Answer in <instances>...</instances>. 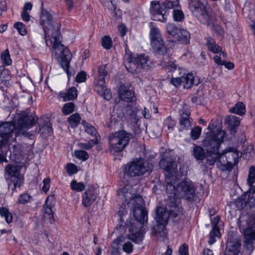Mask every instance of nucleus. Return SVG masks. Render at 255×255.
<instances>
[{
    "label": "nucleus",
    "instance_id": "f257e3e1",
    "mask_svg": "<svg viewBox=\"0 0 255 255\" xmlns=\"http://www.w3.org/2000/svg\"><path fill=\"white\" fill-rule=\"evenodd\" d=\"M161 167L164 168L166 191L168 195L165 209L162 207L156 208L154 219L156 225L154 228V233L162 239L166 237L165 226L169 217L179 218L182 214L183 208L181 199L188 201L193 200L195 195V187L190 180L179 182L177 177V164L172 159L169 161L163 159L159 162Z\"/></svg>",
    "mask_w": 255,
    "mask_h": 255
},
{
    "label": "nucleus",
    "instance_id": "f03ea898",
    "mask_svg": "<svg viewBox=\"0 0 255 255\" xmlns=\"http://www.w3.org/2000/svg\"><path fill=\"white\" fill-rule=\"evenodd\" d=\"M225 135V131L220 129L211 131L207 134L203 145L206 148L207 153L206 157L208 165H213L218 159H223L225 155L227 163L221 164L220 168L222 170H230L233 165L237 163L239 154L237 150L230 147L223 150L222 153L219 152V147Z\"/></svg>",
    "mask_w": 255,
    "mask_h": 255
},
{
    "label": "nucleus",
    "instance_id": "7ed1b4c3",
    "mask_svg": "<svg viewBox=\"0 0 255 255\" xmlns=\"http://www.w3.org/2000/svg\"><path fill=\"white\" fill-rule=\"evenodd\" d=\"M117 194L123 202H127V205L124 203L120 208L118 214L121 217L129 208L137 222L141 224L147 222V212L144 206L143 200L140 196L132 193V188L130 186L127 185L119 189Z\"/></svg>",
    "mask_w": 255,
    "mask_h": 255
},
{
    "label": "nucleus",
    "instance_id": "20e7f679",
    "mask_svg": "<svg viewBox=\"0 0 255 255\" xmlns=\"http://www.w3.org/2000/svg\"><path fill=\"white\" fill-rule=\"evenodd\" d=\"M239 227L244 235L245 247L252 252L255 241V216L241 217L239 219Z\"/></svg>",
    "mask_w": 255,
    "mask_h": 255
},
{
    "label": "nucleus",
    "instance_id": "39448f33",
    "mask_svg": "<svg viewBox=\"0 0 255 255\" xmlns=\"http://www.w3.org/2000/svg\"><path fill=\"white\" fill-rule=\"evenodd\" d=\"M125 65L127 70L132 73L140 72L141 69L148 68V57L144 54L133 55L132 53L126 48L124 56Z\"/></svg>",
    "mask_w": 255,
    "mask_h": 255
},
{
    "label": "nucleus",
    "instance_id": "423d86ee",
    "mask_svg": "<svg viewBox=\"0 0 255 255\" xmlns=\"http://www.w3.org/2000/svg\"><path fill=\"white\" fill-rule=\"evenodd\" d=\"M56 34H52V38L53 41L51 39L50 43H53L52 48L56 51H60V55L58 59V62L62 68L66 72L68 78L71 75L69 71V68L70 65V62L72 59V54L68 49L64 47L60 42L59 39V36H57L58 32L56 31Z\"/></svg>",
    "mask_w": 255,
    "mask_h": 255
},
{
    "label": "nucleus",
    "instance_id": "0eeeda50",
    "mask_svg": "<svg viewBox=\"0 0 255 255\" xmlns=\"http://www.w3.org/2000/svg\"><path fill=\"white\" fill-rule=\"evenodd\" d=\"M130 134L125 130H120L109 137L110 151L115 153L121 152L128 144Z\"/></svg>",
    "mask_w": 255,
    "mask_h": 255
},
{
    "label": "nucleus",
    "instance_id": "6e6552de",
    "mask_svg": "<svg viewBox=\"0 0 255 255\" xmlns=\"http://www.w3.org/2000/svg\"><path fill=\"white\" fill-rule=\"evenodd\" d=\"M179 5V1L174 2L165 0L161 2L158 1H152L150 3V12L152 15L160 16L161 17L158 18V20L164 21L167 19L166 12Z\"/></svg>",
    "mask_w": 255,
    "mask_h": 255
},
{
    "label": "nucleus",
    "instance_id": "1a4fd4ad",
    "mask_svg": "<svg viewBox=\"0 0 255 255\" xmlns=\"http://www.w3.org/2000/svg\"><path fill=\"white\" fill-rule=\"evenodd\" d=\"M206 0H188L189 8L192 14L201 22L209 24L210 16L208 13Z\"/></svg>",
    "mask_w": 255,
    "mask_h": 255
},
{
    "label": "nucleus",
    "instance_id": "9d476101",
    "mask_svg": "<svg viewBox=\"0 0 255 255\" xmlns=\"http://www.w3.org/2000/svg\"><path fill=\"white\" fill-rule=\"evenodd\" d=\"M123 171L125 174L131 177L144 174L149 170L148 164L141 158H135L131 162L123 166Z\"/></svg>",
    "mask_w": 255,
    "mask_h": 255
},
{
    "label": "nucleus",
    "instance_id": "9b49d317",
    "mask_svg": "<svg viewBox=\"0 0 255 255\" xmlns=\"http://www.w3.org/2000/svg\"><path fill=\"white\" fill-rule=\"evenodd\" d=\"M21 167L18 165L8 164L5 168L4 177L10 186L13 183L14 189L16 187H20L24 182V177L20 173Z\"/></svg>",
    "mask_w": 255,
    "mask_h": 255
},
{
    "label": "nucleus",
    "instance_id": "f8f14e48",
    "mask_svg": "<svg viewBox=\"0 0 255 255\" xmlns=\"http://www.w3.org/2000/svg\"><path fill=\"white\" fill-rule=\"evenodd\" d=\"M98 77L97 84L95 87V91L101 97L109 101L112 98L111 90L107 88L105 85V78L107 76L108 72L106 70L105 65H101L98 68Z\"/></svg>",
    "mask_w": 255,
    "mask_h": 255
},
{
    "label": "nucleus",
    "instance_id": "ddd939ff",
    "mask_svg": "<svg viewBox=\"0 0 255 255\" xmlns=\"http://www.w3.org/2000/svg\"><path fill=\"white\" fill-rule=\"evenodd\" d=\"M40 24L43 27L45 34V40L47 45H48V38L51 34L50 31L53 29L52 16L50 12L45 9L42 10Z\"/></svg>",
    "mask_w": 255,
    "mask_h": 255
},
{
    "label": "nucleus",
    "instance_id": "4468645a",
    "mask_svg": "<svg viewBox=\"0 0 255 255\" xmlns=\"http://www.w3.org/2000/svg\"><path fill=\"white\" fill-rule=\"evenodd\" d=\"M15 128L14 125L8 122L0 125V149L5 145Z\"/></svg>",
    "mask_w": 255,
    "mask_h": 255
},
{
    "label": "nucleus",
    "instance_id": "2eb2a0df",
    "mask_svg": "<svg viewBox=\"0 0 255 255\" xmlns=\"http://www.w3.org/2000/svg\"><path fill=\"white\" fill-rule=\"evenodd\" d=\"M125 231L127 238L135 242L139 243L143 239V235L140 230L133 224L126 225Z\"/></svg>",
    "mask_w": 255,
    "mask_h": 255
},
{
    "label": "nucleus",
    "instance_id": "dca6fc26",
    "mask_svg": "<svg viewBox=\"0 0 255 255\" xmlns=\"http://www.w3.org/2000/svg\"><path fill=\"white\" fill-rule=\"evenodd\" d=\"M37 119L31 116H29L26 113H22L20 115L17 122V128L19 132L22 129H28L31 128Z\"/></svg>",
    "mask_w": 255,
    "mask_h": 255
},
{
    "label": "nucleus",
    "instance_id": "f3484780",
    "mask_svg": "<svg viewBox=\"0 0 255 255\" xmlns=\"http://www.w3.org/2000/svg\"><path fill=\"white\" fill-rule=\"evenodd\" d=\"M241 244L239 241L237 240L228 241L224 254L241 255Z\"/></svg>",
    "mask_w": 255,
    "mask_h": 255
},
{
    "label": "nucleus",
    "instance_id": "a211bd4d",
    "mask_svg": "<svg viewBox=\"0 0 255 255\" xmlns=\"http://www.w3.org/2000/svg\"><path fill=\"white\" fill-rule=\"evenodd\" d=\"M97 195L93 190H87L82 195V203L85 207L90 206L97 199Z\"/></svg>",
    "mask_w": 255,
    "mask_h": 255
},
{
    "label": "nucleus",
    "instance_id": "6ab92c4d",
    "mask_svg": "<svg viewBox=\"0 0 255 255\" xmlns=\"http://www.w3.org/2000/svg\"><path fill=\"white\" fill-rule=\"evenodd\" d=\"M119 95L121 100L127 102H132L134 99V93L125 86H121L119 90Z\"/></svg>",
    "mask_w": 255,
    "mask_h": 255
},
{
    "label": "nucleus",
    "instance_id": "aec40b11",
    "mask_svg": "<svg viewBox=\"0 0 255 255\" xmlns=\"http://www.w3.org/2000/svg\"><path fill=\"white\" fill-rule=\"evenodd\" d=\"M206 46L210 51L222 55L224 59L226 57V53L222 50V48L220 46L216 43L212 38L210 37L207 38Z\"/></svg>",
    "mask_w": 255,
    "mask_h": 255
},
{
    "label": "nucleus",
    "instance_id": "412c9836",
    "mask_svg": "<svg viewBox=\"0 0 255 255\" xmlns=\"http://www.w3.org/2000/svg\"><path fill=\"white\" fill-rule=\"evenodd\" d=\"M54 197L51 196H48L46 201L44 205L43 206V209L44 210V217L45 218L48 219L50 221L53 219V212L52 210L53 201Z\"/></svg>",
    "mask_w": 255,
    "mask_h": 255
},
{
    "label": "nucleus",
    "instance_id": "4be33fe9",
    "mask_svg": "<svg viewBox=\"0 0 255 255\" xmlns=\"http://www.w3.org/2000/svg\"><path fill=\"white\" fill-rule=\"evenodd\" d=\"M190 113L187 111L183 112L179 121V131L188 129L191 126V121L189 119Z\"/></svg>",
    "mask_w": 255,
    "mask_h": 255
},
{
    "label": "nucleus",
    "instance_id": "5701e85b",
    "mask_svg": "<svg viewBox=\"0 0 255 255\" xmlns=\"http://www.w3.org/2000/svg\"><path fill=\"white\" fill-rule=\"evenodd\" d=\"M77 95V90L74 87L70 88L67 91H61L59 93V97L62 98L63 101L75 100Z\"/></svg>",
    "mask_w": 255,
    "mask_h": 255
},
{
    "label": "nucleus",
    "instance_id": "b1692460",
    "mask_svg": "<svg viewBox=\"0 0 255 255\" xmlns=\"http://www.w3.org/2000/svg\"><path fill=\"white\" fill-rule=\"evenodd\" d=\"M242 199L243 201L242 202V208H244L246 206H248L250 208L253 207L255 205V190L253 193H247L244 197H242Z\"/></svg>",
    "mask_w": 255,
    "mask_h": 255
},
{
    "label": "nucleus",
    "instance_id": "393cba45",
    "mask_svg": "<svg viewBox=\"0 0 255 255\" xmlns=\"http://www.w3.org/2000/svg\"><path fill=\"white\" fill-rule=\"evenodd\" d=\"M150 44L155 52L161 54L166 52V48L164 44L162 38L152 40L150 41Z\"/></svg>",
    "mask_w": 255,
    "mask_h": 255
},
{
    "label": "nucleus",
    "instance_id": "a878e982",
    "mask_svg": "<svg viewBox=\"0 0 255 255\" xmlns=\"http://www.w3.org/2000/svg\"><path fill=\"white\" fill-rule=\"evenodd\" d=\"M183 86L185 89L190 88L193 85H197L194 77L191 73L184 74L182 76Z\"/></svg>",
    "mask_w": 255,
    "mask_h": 255
},
{
    "label": "nucleus",
    "instance_id": "bb28decb",
    "mask_svg": "<svg viewBox=\"0 0 255 255\" xmlns=\"http://www.w3.org/2000/svg\"><path fill=\"white\" fill-rule=\"evenodd\" d=\"M177 41L182 44H188L190 39V34L185 29H181L176 37Z\"/></svg>",
    "mask_w": 255,
    "mask_h": 255
},
{
    "label": "nucleus",
    "instance_id": "cd10ccee",
    "mask_svg": "<svg viewBox=\"0 0 255 255\" xmlns=\"http://www.w3.org/2000/svg\"><path fill=\"white\" fill-rule=\"evenodd\" d=\"M150 33L149 37L150 41L152 40H156L162 38L159 29L155 26L152 22L149 23Z\"/></svg>",
    "mask_w": 255,
    "mask_h": 255
},
{
    "label": "nucleus",
    "instance_id": "c85d7f7f",
    "mask_svg": "<svg viewBox=\"0 0 255 255\" xmlns=\"http://www.w3.org/2000/svg\"><path fill=\"white\" fill-rule=\"evenodd\" d=\"M228 122L231 131L233 133L236 132L237 127L240 124V119L239 118L231 116L228 118Z\"/></svg>",
    "mask_w": 255,
    "mask_h": 255
},
{
    "label": "nucleus",
    "instance_id": "c756f323",
    "mask_svg": "<svg viewBox=\"0 0 255 255\" xmlns=\"http://www.w3.org/2000/svg\"><path fill=\"white\" fill-rule=\"evenodd\" d=\"M124 238L120 237L115 239L111 244V255H121L120 250L119 247L120 243L123 241Z\"/></svg>",
    "mask_w": 255,
    "mask_h": 255
},
{
    "label": "nucleus",
    "instance_id": "7c9ffc66",
    "mask_svg": "<svg viewBox=\"0 0 255 255\" xmlns=\"http://www.w3.org/2000/svg\"><path fill=\"white\" fill-rule=\"evenodd\" d=\"M229 111L231 113L242 116L246 113V107L242 102H239L234 107L231 108Z\"/></svg>",
    "mask_w": 255,
    "mask_h": 255
},
{
    "label": "nucleus",
    "instance_id": "2f4dec72",
    "mask_svg": "<svg viewBox=\"0 0 255 255\" xmlns=\"http://www.w3.org/2000/svg\"><path fill=\"white\" fill-rule=\"evenodd\" d=\"M247 183L254 191L255 190V167L253 166L250 168Z\"/></svg>",
    "mask_w": 255,
    "mask_h": 255
},
{
    "label": "nucleus",
    "instance_id": "473e14b6",
    "mask_svg": "<svg viewBox=\"0 0 255 255\" xmlns=\"http://www.w3.org/2000/svg\"><path fill=\"white\" fill-rule=\"evenodd\" d=\"M0 62L3 66H9L12 64V60L8 49L1 53Z\"/></svg>",
    "mask_w": 255,
    "mask_h": 255
},
{
    "label": "nucleus",
    "instance_id": "72a5a7b5",
    "mask_svg": "<svg viewBox=\"0 0 255 255\" xmlns=\"http://www.w3.org/2000/svg\"><path fill=\"white\" fill-rule=\"evenodd\" d=\"M81 120V118L80 115L76 113L72 114L68 118V122L70 127L74 128L80 124Z\"/></svg>",
    "mask_w": 255,
    "mask_h": 255
},
{
    "label": "nucleus",
    "instance_id": "f704fd0d",
    "mask_svg": "<svg viewBox=\"0 0 255 255\" xmlns=\"http://www.w3.org/2000/svg\"><path fill=\"white\" fill-rule=\"evenodd\" d=\"M193 155L198 160H202L205 157L204 149L200 146L196 145L193 150Z\"/></svg>",
    "mask_w": 255,
    "mask_h": 255
},
{
    "label": "nucleus",
    "instance_id": "c9c22d12",
    "mask_svg": "<svg viewBox=\"0 0 255 255\" xmlns=\"http://www.w3.org/2000/svg\"><path fill=\"white\" fill-rule=\"evenodd\" d=\"M220 232L218 227H212V229L209 233V240L208 243L210 245L213 244L216 242L215 237H219Z\"/></svg>",
    "mask_w": 255,
    "mask_h": 255
},
{
    "label": "nucleus",
    "instance_id": "e433bc0d",
    "mask_svg": "<svg viewBox=\"0 0 255 255\" xmlns=\"http://www.w3.org/2000/svg\"><path fill=\"white\" fill-rule=\"evenodd\" d=\"M32 196L27 192L20 194L17 201L18 204H25L32 200Z\"/></svg>",
    "mask_w": 255,
    "mask_h": 255
},
{
    "label": "nucleus",
    "instance_id": "4c0bfd02",
    "mask_svg": "<svg viewBox=\"0 0 255 255\" xmlns=\"http://www.w3.org/2000/svg\"><path fill=\"white\" fill-rule=\"evenodd\" d=\"M166 29L167 32L175 38L181 30V29L177 28L174 24L172 23L168 24L166 26Z\"/></svg>",
    "mask_w": 255,
    "mask_h": 255
},
{
    "label": "nucleus",
    "instance_id": "58836bf2",
    "mask_svg": "<svg viewBox=\"0 0 255 255\" xmlns=\"http://www.w3.org/2000/svg\"><path fill=\"white\" fill-rule=\"evenodd\" d=\"M0 215L1 217H3L5 218V220L7 223H9L12 222V214L6 208H1L0 209Z\"/></svg>",
    "mask_w": 255,
    "mask_h": 255
},
{
    "label": "nucleus",
    "instance_id": "ea45409f",
    "mask_svg": "<svg viewBox=\"0 0 255 255\" xmlns=\"http://www.w3.org/2000/svg\"><path fill=\"white\" fill-rule=\"evenodd\" d=\"M75 105L73 103H68L64 105L62 111L64 115H68L74 112Z\"/></svg>",
    "mask_w": 255,
    "mask_h": 255
},
{
    "label": "nucleus",
    "instance_id": "a19ab883",
    "mask_svg": "<svg viewBox=\"0 0 255 255\" xmlns=\"http://www.w3.org/2000/svg\"><path fill=\"white\" fill-rule=\"evenodd\" d=\"M71 189L77 192H81L85 188V185L82 182H77L75 180H72L70 183Z\"/></svg>",
    "mask_w": 255,
    "mask_h": 255
},
{
    "label": "nucleus",
    "instance_id": "79ce46f5",
    "mask_svg": "<svg viewBox=\"0 0 255 255\" xmlns=\"http://www.w3.org/2000/svg\"><path fill=\"white\" fill-rule=\"evenodd\" d=\"M14 27L17 29L18 33L21 35H25L27 34V30L25 25L21 22H16Z\"/></svg>",
    "mask_w": 255,
    "mask_h": 255
},
{
    "label": "nucleus",
    "instance_id": "37998d69",
    "mask_svg": "<svg viewBox=\"0 0 255 255\" xmlns=\"http://www.w3.org/2000/svg\"><path fill=\"white\" fill-rule=\"evenodd\" d=\"M102 46L106 49H109L112 47V41L111 38L108 36H104L101 40Z\"/></svg>",
    "mask_w": 255,
    "mask_h": 255
},
{
    "label": "nucleus",
    "instance_id": "c03bdc74",
    "mask_svg": "<svg viewBox=\"0 0 255 255\" xmlns=\"http://www.w3.org/2000/svg\"><path fill=\"white\" fill-rule=\"evenodd\" d=\"M82 125L85 128V131L89 134H90L92 135H95L96 133V130L95 128L89 125L88 123H87L85 121L83 120L82 122Z\"/></svg>",
    "mask_w": 255,
    "mask_h": 255
},
{
    "label": "nucleus",
    "instance_id": "a18cd8bd",
    "mask_svg": "<svg viewBox=\"0 0 255 255\" xmlns=\"http://www.w3.org/2000/svg\"><path fill=\"white\" fill-rule=\"evenodd\" d=\"M202 128L199 126L195 127L191 130L190 135L191 137L193 140H196L199 138L201 133Z\"/></svg>",
    "mask_w": 255,
    "mask_h": 255
},
{
    "label": "nucleus",
    "instance_id": "49530a36",
    "mask_svg": "<svg viewBox=\"0 0 255 255\" xmlns=\"http://www.w3.org/2000/svg\"><path fill=\"white\" fill-rule=\"evenodd\" d=\"M173 17L174 21H181L184 18V15L182 10L175 9L173 11Z\"/></svg>",
    "mask_w": 255,
    "mask_h": 255
},
{
    "label": "nucleus",
    "instance_id": "de8ad7c7",
    "mask_svg": "<svg viewBox=\"0 0 255 255\" xmlns=\"http://www.w3.org/2000/svg\"><path fill=\"white\" fill-rule=\"evenodd\" d=\"M75 155L76 158L83 160H86L89 158L88 153L84 150H76L75 151Z\"/></svg>",
    "mask_w": 255,
    "mask_h": 255
},
{
    "label": "nucleus",
    "instance_id": "09e8293b",
    "mask_svg": "<svg viewBox=\"0 0 255 255\" xmlns=\"http://www.w3.org/2000/svg\"><path fill=\"white\" fill-rule=\"evenodd\" d=\"M66 171L69 175L76 174L78 172L77 166L73 163H68L66 166Z\"/></svg>",
    "mask_w": 255,
    "mask_h": 255
},
{
    "label": "nucleus",
    "instance_id": "8fccbe9b",
    "mask_svg": "<svg viewBox=\"0 0 255 255\" xmlns=\"http://www.w3.org/2000/svg\"><path fill=\"white\" fill-rule=\"evenodd\" d=\"M122 249L124 252L129 254L133 251V246L131 242H126L123 245Z\"/></svg>",
    "mask_w": 255,
    "mask_h": 255
},
{
    "label": "nucleus",
    "instance_id": "3c124183",
    "mask_svg": "<svg viewBox=\"0 0 255 255\" xmlns=\"http://www.w3.org/2000/svg\"><path fill=\"white\" fill-rule=\"evenodd\" d=\"M164 67L169 71H173L177 68V65L175 63V61L169 60L168 62L165 63Z\"/></svg>",
    "mask_w": 255,
    "mask_h": 255
},
{
    "label": "nucleus",
    "instance_id": "603ef678",
    "mask_svg": "<svg viewBox=\"0 0 255 255\" xmlns=\"http://www.w3.org/2000/svg\"><path fill=\"white\" fill-rule=\"evenodd\" d=\"M86 79V74L84 71H81L76 76L75 81L77 83H82L85 81Z\"/></svg>",
    "mask_w": 255,
    "mask_h": 255
},
{
    "label": "nucleus",
    "instance_id": "864d4df0",
    "mask_svg": "<svg viewBox=\"0 0 255 255\" xmlns=\"http://www.w3.org/2000/svg\"><path fill=\"white\" fill-rule=\"evenodd\" d=\"M164 124L169 129L172 130L175 125V122L174 120H172L170 117H168L165 120Z\"/></svg>",
    "mask_w": 255,
    "mask_h": 255
},
{
    "label": "nucleus",
    "instance_id": "5fc2aeb1",
    "mask_svg": "<svg viewBox=\"0 0 255 255\" xmlns=\"http://www.w3.org/2000/svg\"><path fill=\"white\" fill-rule=\"evenodd\" d=\"M170 83L172 85L177 87L181 84L183 85L182 77L173 78L171 79Z\"/></svg>",
    "mask_w": 255,
    "mask_h": 255
},
{
    "label": "nucleus",
    "instance_id": "6e6d98bb",
    "mask_svg": "<svg viewBox=\"0 0 255 255\" xmlns=\"http://www.w3.org/2000/svg\"><path fill=\"white\" fill-rule=\"evenodd\" d=\"M50 180L49 178H45L43 181V186L42 187V190L47 192L49 189L50 187Z\"/></svg>",
    "mask_w": 255,
    "mask_h": 255
},
{
    "label": "nucleus",
    "instance_id": "4d7b16f0",
    "mask_svg": "<svg viewBox=\"0 0 255 255\" xmlns=\"http://www.w3.org/2000/svg\"><path fill=\"white\" fill-rule=\"evenodd\" d=\"M223 56L220 54V56L217 55L213 57V59L216 64L218 65L223 66V64L225 61L224 59H222Z\"/></svg>",
    "mask_w": 255,
    "mask_h": 255
},
{
    "label": "nucleus",
    "instance_id": "13d9d810",
    "mask_svg": "<svg viewBox=\"0 0 255 255\" xmlns=\"http://www.w3.org/2000/svg\"><path fill=\"white\" fill-rule=\"evenodd\" d=\"M188 246L185 245H182L179 249V255H188Z\"/></svg>",
    "mask_w": 255,
    "mask_h": 255
},
{
    "label": "nucleus",
    "instance_id": "bf43d9fd",
    "mask_svg": "<svg viewBox=\"0 0 255 255\" xmlns=\"http://www.w3.org/2000/svg\"><path fill=\"white\" fill-rule=\"evenodd\" d=\"M118 30L121 36H124L127 32V28L126 26L124 24H120L118 26Z\"/></svg>",
    "mask_w": 255,
    "mask_h": 255
},
{
    "label": "nucleus",
    "instance_id": "052dcab7",
    "mask_svg": "<svg viewBox=\"0 0 255 255\" xmlns=\"http://www.w3.org/2000/svg\"><path fill=\"white\" fill-rule=\"evenodd\" d=\"M21 16L22 19L24 21L27 22L30 19V16L28 11L22 10V12L21 14Z\"/></svg>",
    "mask_w": 255,
    "mask_h": 255
},
{
    "label": "nucleus",
    "instance_id": "680f3d73",
    "mask_svg": "<svg viewBox=\"0 0 255 255\" xmlns=\"http://www.w3.org/2000/svg\"><path fill=\"white\" fill-rule=\"evenodd\" d=\"M212 227H218V224L220 221V217L219 216H217L213 219H211Z\"/></svg>",
    "mask_w": 255,
    "mask_h": 255
},
{
    "label": "nucleus",
    "instance_id": "e2e57ef3",
    "mask_svg": "<svg viewBox=\"0 0 255 255\" xmlns=\"http://www.w3.org/2000/svg\"><path fill=\"white\" fill-rule=\"evenodd\" d=\"M223 66H224L227 69L229 70H232L235 67V65L233 63L231 62H228L225 60L223 64Z\"/></svg>",
    "mask_w": 255,
    "mask_h": 255
},
{
    "label": "nucleus",
    "instance_id": "0e129e2a",
    "mask_svg": "<svg viewBox=\"0 0 255 255\" xmlns=\"http://www.w3.org/2000/svg\"><path fill=\"white\" fill-rule=\"evenodd\" d=\"M32 8V5L30 2H26L25 3L23 10L25 11H30Z\"/></svg>",
    "mask_w": 255,
    "mask_h": 255
},
{
    "label": "nucleus",
    "instance_id": "69168bd1",
    "mask_svg": "<svg viewBox=\"0 0 255 255\" xmlns=\"http://www.w3.org/2000/svg\"><path fill=\"white\" fill-rule=\"evenodd\" d=\"M142 114L145 119H149L151 117V115L149 113V110L145 107L144 108Z\"/></svg>",
    "mask_w": 255,
    "mask_h": 255
},
{
    "label": "nucleus",
    "instance_id": "338daca9",
    "mask_svg": "<svg viewBox=\"0 0 255 255\" xmlns=\"http://www.w3.org/2000/svg\"><path fill=\"white\" fill-rule=\"evenodd\" d=\"M87 143L90 149L98 143V140L97 138H94L93 139L90 140Z\"/></svg>",
    "mask_w": 255,
    "mask_h": 255
},
{
    "label": "nucleus",
    "instance_id": "774afa93",
    "mask_svg": "<svg viewBox=\"0 0 255 255\" xmlns=\"http://www.w3.org/2000/svg\"><path fill=\"white\" fill-rule=\"evenodd\" d=\"M203 255H213V253L212 250L205 249L203 251Z\"/></svg>",
    "mask_w": 255,
    "mask_h": 255
}]
</instances>
